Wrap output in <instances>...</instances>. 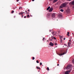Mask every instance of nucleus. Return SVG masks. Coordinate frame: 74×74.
I'll list each match as a JSON object with an SVG mask.
<instances>
[{"mask_svg": "<svg viewBox=\"0 0 74 74\" xmlns=\"http://www.w3.org/2000/svg\"><path fill=\"white\" fill-rule=\"evenodd\" d=\"M20 8H22L21 7Z\"/></svg>", "mask_w": 74, "mask_h": 74, "instance_id": "obj_46", "label": "nucleus"}, {"mask_svg": "<svg viewBox=\"0 0 74 74\" xmlns=\"http://www.w3.org/2000/svg\"><path fill=\"white\" fill-rule=\"evenodd\" d=\"M58 16H59V17H60V18L62 17V15H61L60 14H59L58 15Z\"/></svg>", "mask_w": 74, "mask_h": 74, "instance_id": "obj_14", "label": "nucleus"}, {"mask_svg": "<svg viewBox=\"0 0 74 74\" xmlns=\"http://www.w3.org/2000/svg\"><path fill=\"white\" fill-rule=\"evenodd\" d=\"M70 72H71V71H66L65 72V74H69V73H70Z\"/></svg>", "mask_w": 74, "mask_h": 74, "instance_id": "obj_4", "label": "nucleus"}, {"mask_svg": "<svg viewBox=\"0 0 74 74\" xmlns=\"http://www.w3.org/2000/svg\"><path fill=\"white\" fill-rule=\"evenodd\" d=\"M19 10H20L21 9V8H19Z\"/></svg>", "mask_w": 74, "mask_h": 74, "instance_id": "obj_43", "label": "nucleus"}, {"mask_svg": "<svg viewBox=\"0 0 74 74\" xmlns=\"http://www.w3.org/2000/svg\"><path fill=\"white\" fill-rule=\"evenodd\" d=\"M43 40H44H44H45V38H43Z\"/></svg>", "mask_w": 74, "mask_h": 74, "instance_id": "obj_30", "label": "nucleus"}, {"mask_svg": "<svg viewBox=\"0 0 74 74\" xmlns=\"http://www.w3.org/2000/svg\"><path fill=\"white\" fill-rule=\"evenodd\" d=\"M68 44H70V42H69V43H68Z\"/></svg>", "mask_w": 74, "mask_h": 74, "instance_id": "obj_38", "label": "nucleus"}, {"mask_svg": "<svg viewBox=\"0 0 74 74\" xmlns=\"http://www.w3.org/2000/svg\"><path fill=\"white\" fill-rule=\"evenodd\" d=\"M19 15H21V13H20L18 14Z\"/></svg>", "mask_w": 74, "mask_h": 74, "instance_id": "obj_35", "label": "nucleus"}, {"mask_svg": "<svg viewBox=\"0 0 74 74\" xmlns=\"http://www.w3.org/2000/svg\"><path fill=\"white\" fill-rule=\"evenodd\" d=\"M49 45H50V46H52V47H53V43H52V42H51L49 44Z\"/></svg>", "mask_w": 74, "mask_h": 74, "instance_id": "obj_6", "label": "nucleus"}, {"mask_svg": "<svg viewBox=\"0 0 74 74\" xmlns=\"http://www.w3.org/2000/svg\"><path fill=\"white\" fill-rule=\"evenodd\" d=\"M59 64H57V66H59Z\"/></svg>", "mask_w": 74, "mask_h": 74, "instance_id": "obj_40", "label": "nucleus"}, {"mask_svg": "<svg viewBox=\"0 0 74 74\" xmlns=\"http://www.w3.org/2000/svg\"><path fill=\"white\" fill-rule=\"evenodd\" d=\"M40 66H41V65H42V63L40 62Z\"/></svg>", "mask_w": 74, "mask_h": 74, "instance_id": "obj_23", "label": "nucleus"}, {"mask_svg": "<svg viewBox=\"0 0 74 74\" xmlns=\"http://www.w3.org/2000/svg\"><path fill=\"white\" fill-rule=\"evenodd\" d=\"M68 4V3H62L60 6V7L61 8H63V7H66V5H67V4Z\"/></svg>", "mask_w": 74, "mask_h": 74, "instance_id": "obj_1", "label": "nucleus"}, {"mask_svg": "<svg viewBox=\"0 0 74 74\" xmlns=\"http://www.w3.org/2000/svg\"><path fill=\"white\" fill-rule=\"evenodd\" d=\"M47 41H48V40H47Z\"/></svg>", "mask_w": 74, "mask_h": 74, "instance_id": "obj_52", "label": "nucleus"}, {"mask_svg": "<svg viewBox=\"0 0 74 74\" xmlns=\"http://www.w3.org/2000/svg\"><path fill=\"white\" fill-rule=\"evenodd\" d=\"M22 17H23V16H22Z\"/></svg>", "mask_w": 74, "mask_h": 74, "instance_id": "obj_45", "label": "nucleus"}, {"mask_svg": "<svg viewBox=\"0 0 74 74\" xmlns=\"http://www.w3.org/2000/svg\"><path fill=\"white\" fill-rule=\"evenodd\" d=\"M50 32H51V30H49Z\"/></svg>", "mask_w": 74, "mask_h": 74, "instance_id": "obj_41", "label": "nucleus"}, {"mask_svg": "<svg viewBox=\"0 0 74 74\" xmlns=\"http://www.w3.org/2000/svg\"><path fill=\"white\" fill-rule=\"evenodd\" d=\"M24 18H26V16H25L24 17Z\"/></svg>", "mask_w": 74, "mask_h": 74, "instance_id": "obj_34", "label": "nucleus"}, {"mask_svg": "<svg viewBox=\"0 0 74 74\" xmlns=\"http://www.w3.org/2000/svg\"><path fill=\"white\" fill-rule=\"evenodd\" d=\"M66 12H70V9H67L66 10Z\"/></svg>", "mask_w": 74, "mask_h": 74, "instance_id": "obj_11", "label": "nucleus"}, {"mask_svg": "<svg viewBox=\"0 0 74 74\" xmlns=\"http://www.w3.org/2000/svg\"><path fill=\"white\" fill-rule=\"evenodd\" d=\"M60 11H61L62 12H63V11H64V10H63V9H61L60 10Z\"/></svg>", "mask_w": 74, "mask_h": 74, "instance_id": "obj_16", "label": "nucleus"}, {"mask_svg": "<svg viewBox=\"0 0 74 74\" xmlns=\"http://www.w3.org/2000/svg\"><path fill=\"white\" fill-rule=\"evenodd\" d=\"M53 36H52L51 37L49 38V41H52V40H53Z\"/></svg>", "mask_w": 74, "mask_h": 74, "instance_id": "obj_5", "label": "nucleus"}, {"mask_svg": "<svg viewBox=\"0 0 74 74\" xmlns=\"http://www.w3.org/2000/svg\"><path fill=\"white\" fill-rule=\"evenodd\" d=\"M72 67V65H68L66 68V70H69V69H71Z\"/></svg>", "mask_w": 74, "mask_h": 74, "instance_id": "obj_2", "label": "nucleus"}, {"mask_svg": "<svg viewBox=\"0 0 74 74\" xmlns=\"http://www.w3.org/2000/svg\"><path fill=\"white\" fill-rule=\"evenodd\" d=\"M16 1H17V2H18V1H19V0H16Z\"/></svg>", "mask_w": 74, "mask_h": 74, "instance_id": "obj_33", "label": "nucleus"}, {"mask_svg": "<svg viewBox=\"0 0 74 74\" xmlns=\"http://www.w3.org/2000/svg\"><path fill=\"white\" fill-rule=\"evenodd\" d=\"M49 15H50L49 14H47V17H48L49 16Z\"/></svg>", "mask_w": 74, "mask_h": 74, "instance_id": "obj_20", "label": "nucleus"}, {"mask_svg": "<svg viewBox=\"0 0 74 74\" xmlns=\"http://www.w3.org/2000/svg\"><path fill=\"white\" fill-rule=\"evenodd\" d=\"M27 10H25V12H26V14H28V13H27Z\"/></svg>", "mask_w": 74, "mask_h": 74, "instance_id": "obj_28", "label": "nucleus"}, {"mask_svg": "<svg viewBox=\"0 0 74 74\" xmlns=\"http://www.w3.org/2000/svg\"><path fill=\"white\" fill-rule=\"evenodd\" d=\"M54 44H55V45H58V44H57V43H55Z\"/></svg>", "mask_w": 74, "mask_h": 74, "instance_id": "obj_24", "label": "nucleus"}, {"mask_svg": "<svg viewBox=\"0 0 74 74\" xmlns=\"http://www.w3.org/2000/svg\"><path fill=\"white\" fill-rule=\"evenodd\" d=\"M69 41H71V40H69Z\"/></svg>", "mask_w": 74, "mask_h": 74, "instance_id": "obj_42", "label": "nucleus"}, {"mask_svg": "<svg viewBox=\"0 0 74 74\" xmlns=\"http://www.w3.org/2000/svg\"><path fill=\"white\" fill-rule=\"evenodd\" d=\"M14 10H12V11L11 13H12V14H13V13H14Z\"/></svg>", "mask_w": 74, "mask_h": 74, "instance_id": "obj_19", "label": "nucleus"}, {"mask_svg": "<svg viewBox=\"0 0 74 74\" xmlns=\"http://www.w3.org/2000/svg\"><path fill=\"white\" fill-rule=\"evenodd\" d=\"M30 16H32V15H31Z\"/></svg>", "mask_w": 74, "mask_h": 74, "instance_id": "obj_48", "label": "nucleus"}, {"mask_svg": "<svg viewBox=\"0 0 74 74\" xmlns=\"http://www.w3.org/2000/svg\"><path fill=\"white\" fill-rule=\"evenodd\" d=\"M36 68H37V69H38L39 68V67H38V66H36Z\"/></svg>", "mask_w": 74, "mask_h": 74, "instance_id": "obj_27", "label": "nucleus"}, {"mask_svg": "<svg viewBox=\"0 0 74 74\" xmlns=\"http://www.w3.org/2000/svg\"><path fill=\"white\" fill-rule=\"evenodd\" d=\"M56 34H57V33H56Z\"/></svg>", "mask_w": 74, "mask_h": 74, "instance_id": "obj_49", "label": "nucleus"}, {"mask_svg": "<svg viewBox=\"0 0 74 74\" xmlns=\"http://www.w3.org/2000/svg\"><path fill=\"white\" fill-rule=\"evenodd\" d=\"M58 0H54L53 1V3H56V2H57L58 1Z\"/></svg>", "mask_w": 74, "mask_h": 74, "instance_id": "obj_8", "label": "nucleus"}, {"mask_svg": "<svg viewBox=\"0 0 74 74\" xmlns=\"http://www.w3.org/2000/svg\"><path fill=\"white\" fill-rule=\"evenodd\" d=\"M52 17H53V18H55V14L53 13L52 14Z\"/></svg>", "mask_w": 74, "mask_h": 74, "instance_id": "obj_9", "label": "nucleus"}, {"mask_svg": "<svg viewBox=\"0 0 74 74\" xmlns=\"http://www.w3.org/2000/svg\"><path fill=\"white\" fill-rule=\"evenodd\" d=\"M73 36H74V34H73Z\"/></svg>", "mask_w": 74, "mask_h": 74, "instance_id": "obj_51", "label": "nucleus"}, {"mask_svg": "<svg viewBox=\"0 0 74 74\" xmlns=\"http://www.w3.org/2000/svg\"><path fill=\"white\" fill-rule=\"evenodd\" d=\"M67 36H70V33L69 32H68L67 33Z\"/></svg>", "mask_w": 74, "mask_h": 74, "instance_id": "obj_12", "label": "nucleus"}, {"mask_svg": "<svg viewBox=\"0 0 74 74\" xmlns=\"http://www.w3.org/2000/svg\"><path fill=\"white\" fill-rule=\"evenodd\" d=\"M50 8H51V7H50V6H48L47 9V11H48V10H49L50 9Z\"/></svg>", "mask_w": 74, "mask_h": 74, "instance_id": "obj_10", "label": "nucleus"}, {"mask_svg": "<svg viewBox=\"0 0 74 74\" xmlns=\"http://www.w3.org/2000/svg\"><path fill=\"white\" fill-rule=\"evenodd\" d=\"M68 45H69V44H68Z\"/></svg>", "mask_w": 74, "mask_h": 74, "instance_id": "obj_50", "label": "nucleus"}, {"mask_svg": "<svg viewBox=\"0 0 74 74\" xmlns=\"http://www.w3.org/2000/svg\"><path fill=\"white\" fill-rule=\"evenodd\" d=\"M35 59V58H34V57H32V60H34Z\"/></svg>", "mask_w": 74, "mask_h": 74, "instance_id": "obj_22", "label": "nucleus"}, {"mask_svg": "<svg viewBox=\"0 0 74 74\" xmlns=\"http://www.w3.org/2000/svg\"><path fill=\"white\" fill-rule=\"evenodd\" d=\"M72 62L74 64V59L73 60Z\"/></svg>", "mask_w": 74, "mask_h": 74, "instance_id": "obj_26", "label": "nucleus"}, {"mask_svg": "<svg viewBox=\"0 0 74 74\" xmlns=\"http://www.w3.org/2000/svg\"><path fill=\"white\" fill-rule=\"evenodd\" d=\"M28 12H29V11H30V10L28 9Z\"/></svg>", "mask_w": 74, "mask_h": 74, "instance_id": "obj_31", "label": "nucleus"}, {"mask_svg": "<svg viewBox=\"0 0 74 74\" xmlns=\"http://www.w3.org/2000/svg\"><path fill=\"white\" fill-rule=\"evenodd\" d=\"M52 10H53V9L52 8H51L49 10V12H52Z\"/></svg>", "mask_w": 74, "mask_h": 74, "instance_id": "obj_7", "label": "nucleus"}, {"mask_svg": "<svg viewBox=\"0 0 74 74\" xmlns=\"http://www.w3.org/2000/svg\"><path fill=\"white\" fill-rule=\"evenodd\" d=\"M21 15H23V12H22L21 13Z\"/></svg>", "mask_w": 74, "mask_h": 74, "instance_id": "obj_25", "label": "nucleus"}, {"mask_svg": "<svg viewBox=\"0 0 74 74\" xmlns=\"http://www.w3.org/2000/svg\"><path fill=\"white\" fill-rule=\"evenodd\" d=\"M71 4L72 5H74V0L72 2Z\"/></svg>", "mask_w": 74, "mask_h": 74, "instance_id": "obj_13", "label": "nucleus"}, {"mask_svg": "<svg viewBox=\"0 0 74 74\" xmlns=\"http://www.w3.org/2000/svg\"><path fill=\"white\" fill-rule=\"evenodd\" d=\"M64 40H66V38H64Z\"/></svg>", "mask_w": 74, "mask_h": 74, "instance_id": "obj_37", "label": "nucleus"}, {"mask_svg": "<svg viewBox=\"0 0 74 74\" xmlns=\"http://www.w3.org/2000/svg\"><path fill=\"white\" fill-rule=\"evenodd\" d=\"M36 63H39V62L38 60H36Z\"/></svg>", "mask_w": 74, "mask_h": 74, "instance_id": "obj_21", "label": "nucleus"}, {"mask_svg": "<svg viewBox=\"0 0 74 74\" xmlns=\"http://www.w3.org/2000/svg\"><path fill=\"white\" fill-rule=\"evenodd\" d=\"M47 71H49V67H47Z\"/></svg>", "mask_w": 74, "mask_h": 74, "instance_id": "obj_15", "label": "nucleus"}, {"mask_svg": "<svg viewBox=\"0 0 74 74\" xmlns=\"http://www.w3.org/2000/svg\"><path fill=\"white\" fill-rule=\"evenodd\" d=\"M66 53H67V51H64V53H62L61 54H58V55H59V56H62V55H63L66 54Z\"/></svg>", "mask_w": 74, "mask_h": 74, "instance_id": "obj_3", "label": "nucleus"}, {"mask_svg": "<svg viewBox=\"0 0 74 74\" xmlns=\"http://www.w3.org/2000/svg\"><path fill=\"white\" fill-rule=\"evenodd\" d=\"M23 13H24V14H25V13L24 12H23Z\"/></svg>", "mask_w": 74, "mask_h": 74, "instance_id": "obj_44", "label": "nucleus"}, {"mask_svg": "<svg viewBox=\"0 0 74 74\" xmlns=\"http://www.w3.org/2000/svg\"><path fill=\"white\" fill-rule=\"evenodd\" d=\"M38 69H39V70H40V69H41V68L39 67V68Z\"/></svg>", "mask_w": 74, "mask_h": 74, "instance_id": "obj_32", "label": "nucleus"}, {"mask_svg": "<svg viewBox=\"0 0 74 74\" xmlns=\"http://www.w3.org/2000/svg\"><path fill=\"white\" fill-rule=\"evenodd\" d=\"M27 18H29V17H30V16L29 15V14H28L27 15Z\"/></svg>", "mask_w": 74, "mask_h": 74, "instance_id": "obj_18", "label": "nucleus"}, {"mask_svg": "<svg viewBox=\"0 0 74 74\" xmlns=\"http://www.w3.org/2000/svg\"><path fill=\"white\" fill-rule=\"evenodd\" d=\"M53 38L54 39V40H56V38L55 37V36H53Z\"/></svg>", "mask_w": 74, "mask_h": 74, "instance_id": "obj_17", "label": "nucleus"}, {"mask_svg": "<svg viewBox=\"0 0 74 74\" xmlns=\"http://www.w3.org/2000/svg\"><path fill=\"white\" fill-rule=\"evenodd\" d=\"M64 45H65V46H66V47H67V45H66V44H64Z\"/></svg>", "mask_w": 74, "mask_h": 74, "instance_id": "obj_29", "label": "nucleus"}, {"mask_svg": "<svg viewBox=\"0 0 74 74\" xmlns=\"http://www.w3.org/2000/svg\"><path fill=\"white\" fill-rule=\"evenodd\" d=\"M74 34L73 33H72V34Z\"/></svg>", "mask_w": 74, "mask_h": 74, "instance_id": "obj_47", "label": "nucleus"}, {"mask_svg": "<svg viewBox=\"0 0 74 74\" xmlns=\"http://www.w3.org/2000/svg\"><path fill=\"white\" fill-rule=\"evenodd\" d=\"M32 1H34V0H32Z\"/></svg>", "mask_w": 74, "mask_h": 74, "instance_id": "obj_39", "label": "nucleus"}, {"mask_svg": "<svg viewBox=\"0 0 74 74\" xmlns=\"http://www.w3.org/2000/svg\"><path fill=\"white\" fill-rule=\"evenodd\" d=\"M52 34H53V32H52L51 33Z\"/></svg>", "mask_w": 74, "mask_h": 74, "instance_id": "obj_36", "label": "nucleus"}]
</instances>
